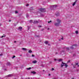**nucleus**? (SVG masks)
<instances>
[{
	"label": "nucleus",
	"mask_w": 79,
	"mask_h": 79,
	"mask_svg": "<svg viewBox=\"0 0 79 79\" xmlns=\"http://www.w3.org/2000/svg\"><path fill=\"white\" fill-rule=\"evenodd\" d=\"M56 21L58 23H55L54 25V26H59L60 24V23L61 22V20H60L59 19H57Z\"/></svg>",
	"instance_id": "f257e3e1"
},
{
	"label": "nucleus",
	"mask_w": 79,
	"mask_h": 79,
	"mask_svg": "<svg viewBox=\"0 0 79 79\" xmlns=\"http://www.w3.org/2000/svg\"><path fill=\"white\" fill-rule=\"evenodd\" d=\"M41 12H45V9L41 8L40 9H38L37 13H39Z\"/></svg>",
	"instance_id": "f03ea898"
},
{
	"label": "nucleus",
	"mask_w": 79,
	"mask_h": 79,
	"mask_svg": "<svg viewBox=\"0 0 79 79\" xmlns=\"http://www.w3.org/2000/svg\"><path fill=\"white\" fill-rule=\"evenodd\" d=\"M65 66V68H67L68 65L65 63H63V62H62V64H61V67H63V66Z\"/></svg>",
	"instance_id": "7ed1b4c3"
},
{
	"label": "nucleus",
	"mask_w": 79,
	"mask_h": 79,
	"mask_svg": "<svg viewBox=\"0 0 79 79\" xmlns=\"http://www.w3.org/2000/svg\"><path fill=\"white\" fill-rule=\"evenodd\" d=\"M57 6V5H54L52 6H50V8L51 9H52V8H53L54 7H56Z\"/></svg>",
	"instance_id": "20e7f679"
},
{
	"label": "nucleus",
	"mask_w": 79,
	"mask_h": 79,
	"mask_svg": "<svg viewBox=\"0 0 79 79\" xmlns=\"http://www.w3.org/2000/svg\"><path fill=\"white\" fill-rule=\"evenodd\" d=\"M77 45H76V44H74V45H73L72 46L70 47V49H73L74 48H75V47H76Z\"/></svg>",
	"instance_id": "39448f33"
},
{
	"label": "nucleus",
	"mask_w": 79,
	"mask_h": 79,
	"mask_svg": "<svg viewBox=\"0 0 79 79\" xmlns=\"http://www.w3.org/2000/svg\"><path fill=\"white\" fill-rule=\"evenodd\" d=\"M37 61L36 60H33L32 61V63L34 64H35V63H37Z\"/></svg>",
	"instance_id": "423d86ee"
},
{
	"label": "nucleus",
	"mask_w": 79,
	"mask_h": 79,
	"mask_svg": "<svg viewBox=\"0 0 79 79\" xmlns=\"http://www.w3.org/2000/svg\"><path fill=\"white\" fill-rule=\"evenodd\" d=\"M6 64L7 66H10L11 65V63L10 62H7Z\"/></svg>",
	"instance_id": "0eeeda50"
},
{
	"label": "nucleus",
	"mask_w": 79,
	"mask_h": 79,
	"mask_svg": "<svg viewBox=\"0 0 79 79\" xmlns=\"http://www.w3.org/2000/svg\"><path fill=\"white\" fill-rule=\"evenodd\" d=\"M19 31H21V30H22V27H19Z\"/></svg>",
	"instance_id": "6e6552de"
},
{
	"label": "nucleus",
	"mask_w": 79,
	"mask_h": 79,
	"mask_svg": "<svg viewBox=\"0 0 79 79\" xmlns=\"http://www.w3.org/2000/svg\"><path fill=\"white\" fill-rule=\"evenodd\" d=\"M12 77V75L10 74L7 76V77Z\"/></svg>",
	"instance_id": "1a4fd4ad"
},
{
	"label": "nucleus",
	"mask_w": 79,
	"mask_h": 79,
	"mask_svg": "<svg viewBox=\"0 0 79 79\" xmlns=\"http://www.w3.org/2000/svg\"><path fill=\"white\" fill-rule=\"evenodd\" d=\"M56 16H59V15H60V13H56Z\"/></svg>",
	"instance_id": "9d476101"
},
{
	"label": "nucleus",
	"mask_w": 79,
	"mask_h": 79,
	"mask_svg": "<svg viewBox=\"0 0 79 79\" xmlns=\"http://www.w3.org/2000/svg\"><path fill=\"white\" fill-rule=\"evenodd\" d=\"M38 23V22L36 21H34V24H36V23Z\"/></svg>",
	"instance_id": "9b49d317"
},
{
	"label": "nucleus",
	"mask_w": 79,
	"mask_h": 79,
	"mask_svg": "<svg viewBox=\"0 0 79 79\" xmlns=\"http://www.w3.org/2000/svg\"><path fill=\"white\" fill-rule=\"evenodd\" d=\"M28 53H32V50H29L28 51Z\"/></svg>",
	"instance_id": "f8f14e48"
},
{
	"label": "nucleus",
	"mask_w": 79,
	"mask_h": 79,
	"mask_svg": "<svg viewBox=\"0 0 79 79\" xmlns=\"http://www.w3.org/2000/svg\"><path fill=\"white\" fill-rule=\"evenodd\" d=\"M22 50H23L26 51V48H22Z\"/></svg>",
	"instance_id": "ddd939ff"
},
{
	"label": "nucleus",
	"mask_w": 79,
	"mask_h": 79,
	"mask_svg": "<svg viewBox=\"0 0 79 79\" xmlns=\"http://www.w3.org/2000/svg\"><path fill=\"white\" fill-rule=\"evenodd\" d=\"M31 73H32V74H34L35 73V72H31Z\"/></svg>",
	"instance_id": "4468645a"
},
{
	"label": "nucleus",
	"mask_w": 79,
	"mask_h": 79,
	"mask_svg": "<svg viewBox=\"0 0 79 79\" xmlns=\"http://www.w3.org/2000/svg\"><path fill=\"white\" fill-rule=\"evenodd\" d=\"M75 4H76V2H74L73 4V6H74L75 5Z\"/></svg>",
	"instance_id": "2eb2a0df"
},
{
	"label": "nucleus",
	"mask_w": 79,
	"mask_h": 79,
	"mask_svg": "<svg viewBox=\"0 0 79 79\" xmlns=\"http://www.w3.org/2000/svg\"><path fill=\"white\" fill-rule=\"evenodd\" d=\"M51 23H52V21H51V20L48 22V23L49 24H50Z\"/></svg>",
	"instance_id": "dca6fc26"
},
{
	"label": "nucleus",
	"mask_w": 79,
	"mask_h": 79,
	"mask_svg": "<svg viewBox=\"0 0 79 79\" xmlns=\"http://www.w3.org/2000/svg\"><path fill=\"white\" fill-rule=\"evenodd\" d=\"M31 69V68L30 67L29 68H28L27 69L28 70H29V69Z\"/></svg>",
	"instance_id": "f3484780"
},
{
	"label": "nucleus",
	"mask_w": 79,
	"mask_h": 79,
	"mask_svg": "<svg viewBox=\"0 0 79 79\" xmlns=\"http://www.w3.org/2000/svg\"><path fill=\"white\" fill-rule=\"evenodd\" d=\"M66 49L67 50H69V47H67L66 48Z\"/></svg>",
	"instance_id": "a211bd4d"
},
{
	"label": "nucleus",
	"mask_w": 79,
	"mask_h": 79,
	"mask_svg": "<svg viewBox=\"0 0 79 79\" xmlns=\"http://www.w3.org/2000/svg\"><path fill=\"white\" fill-rule=\"evenodd\" d=\"M78 63H76L75 64V66H78V67H79V66L78 65Z\"/></svg>",
	"instance_id": "6ab92c4d"
},
{
	"label": "nucleus",
	"mask_w": 79,
	"mask_h": 79,
	"mask_svg": "<svg viewBox=\"0 0 79 79\" xmlns=\"http://www.w3.org/2000/svg\"><path fill=\"white\" fill-rule=\"evenodd\" d=\"M48 41H45L44 43L46 44H48Z\"/></svg>",
	"instance_id": "aec40b11"
},
{
	"label": "nucleus",
	"mask_w": 79,
	"mask_h": 79,
	"mask_svg": "<svg viewBox=\"0 0 79 79\" xmlns=\"http://www.w3.org/2000/svg\"><path fill=\"white\" fill-rule=\"evenodd\" d=\"M62 61V59H60L58 60L59 61Z\"/></svg>",
	"instance_id": "412c9836"
},
{
	"label": "nucleus",
	"mask_w": 79,
	"mask_h": 79,
	"mask_svg": "<svg viewBox=\"0 0 79 79\" xmlns=\"http://www.w3.org/2000/svg\"><path fill=\"white\" fill-rule=\"evenodd\" d=\"M30 23H32L33 22V21L32 20H30L29 21Z\"/></svg>",
	"instance_id": "4be33fe9"
},
{
	"label": "nucleus",
	"mask_w": 79,
	"mask_h": 79,
	"mask_svg": "<svg viewBox=\"0 0 79 79\" xmlns=\"http://www.w3.org/2000/svg\"><path fill=\"white\" fill-rule=\"evenodd\" d=\"M75 33H76V34H78V31H75Z\"/></svg>",
	"instance_id": "5701e85b"
},
{
	"label": "nucleus",
	"mask_w": 79,
	"mask_h": 79,
	"mask_svg": "<svg viewBox=\"0 0 79 79\" xmlns=\"http://www.w3.org/2000/svg\"><path fill=\"white\" fill-rule=\"evenodd\" d=\"M15 57L16 56H14L12 57V58H15Z\"/></svg>",
	"instance_id": "b1692460"
},
{
	"label": "nucleus",
	"mask_w": 79,
	"mask_h": 79,
	"mask_svg": "<svg viewBox=\"0 0 79 79\" xmlns=\"http://www.w3.org/2000/svg\"><path fill=\"white\" fill-rule=\"evenodd\" d=\"M3 37H5V36H1V38H3Z\"/></svg>",
	"instance_id": "393cba45"
},
{
	"label": "nucleus",
	"mask_w": 79,
	"mask_h": 79,
	"mask_svg": "<svg viewBox=\"0 0 79 79\" xmlns=\"http://www.w3.org/2000/svg\"><path fill=\"white\" fill-rule=\"evenodd\" d=\"M32 57H34V56H35L34 55H32Z\"/></svg>",
	"instance_id": "a878e982"
},
{
	"label": "nucleus",
	"mask_w": 79,
	"mask_h": 79,
	"mask_svg": "<svg viewBox=\"0 0 79 79\" xmlns=\"http://www.w3.org/2000/svg\"><path fill=\"white\" fill-rule=\"evenodd\" d=\"M53 70H54V69L52 68V71H53Z\"/></svg>",
	"instance_id": "bb28decb"
},
{
	"label": "nucleus",
	"mask_w": 79,
	"mask_h": 79,
	"mask_svg": "<svg viewBox=\"0 0 79 79\" xmlns=\"http://www.w3.org/2000/svg\"><path fill=\"white\" fill-rule=\"evenodd\" d=\"M26 6H29V4H27L26 5Z\"/></svg>",
	"instance_id": "cd10ccee"
},
{
	"label": "nucleus",
	"mask_w": 79,
	"mask_h": 79,
	"mask_svg": "<svg viewBox=\"0 0 79 79\" xmlns=\"http://www.w3.org/2000/svg\"><path fill=\"white\" fill-rule=\"evenodd\" d=\"M28 17H29V15H27V18H28Z\"/></svg>",
	"instance_id": "c85d7f7f"
},
{
	"label": "nucleus",
	"mask_w": 79,
	"mask_h": 79,
	"mask_svg": "<svg viewBox=\"0 0 79 79\" xmlns=\"http://www.w3.org/2000/svg\"><path fill=\"white\" fill-rule=\"evenodd\" d=\"M15 13H18V11H15Z\"/></svg>",
	"instance_id": "c756f323"
},
{
	"label": "nucleus",
	"mask_w": 79,
	"mask_h": 79,
	"mask_svg": "<svg viewBox=\"0 0 79 79\" xmlns=\"http://www.w3.org/2000/svg\"><path fill=\"white\" fill-rule=\"evenodd\" d=\"M54 61H56V60H57V59H54Z\"/></svg>",
	"instance_id": "7c9ffc66"
},
{
	"label": "nucleus",
	"mask_w": 79,
	"mask_h": 79,
	"mask_svg": "<svg viewBox=\"0 0 79 79\" xmlns=\"http://www.w3.org/2000/svg\"><path fill=\"white\" fill-rule=\"evenodd\" d=\"M29 26H28V30H29Z\"/></svg>",
	"instance_id": "2f4dec72"
},
{
	"label": "nucleus",
	"mask_w": 79,
	"mask_h": 79,
	"mask_svg": "<svg viewBox=\"0 0 79 79\" xmlns=\"http://www.w3.org/2000/svg\"><path fill=\"white\" fill-rule=\"evenodd\" d=\"M41 16H42V17H43V16H44V15H41Z\"/></svg>",
	"instance_id": "473e14b6"
},
{
	"label": "nucleus",
	"mask_w": 79,
	"mask_h": 79,
	"mask_svg": "<svg viewBox=\"0 0 79 79\" xmlns=\"http://www.w3.org/2000/svg\"><path fill=\"white\" fill-rule=\"evenodd\" d=\"M67 62L68 63H69V62H70V61L69 60Z\"/></svg>",
	"instance_id": "72a5a7b5"
},
{
	"label": "nucleus",
	"mask_w": 79,
	"mask_h": 79,
	"mask_svg": "<svg viewBox=\"0 0 79 79\" xmlns=\"http://www.w3.org/2000/svg\"><path fill=\"white\" fill-rule=\"evenodd\" d=\"M63 52H64V51H62V52H61V53H63Z\"/></svg>",
	"instance_id": "f704fd0d"
},
{
	"label": "nucleus",
	"mask_w": 79,
	"mask_h": 79,
	"mask_svg": "<svg viewBox=\"0 0 79 79\" xmlns=\"http://www.w3.org/2000/svg\"><path fill=\"white\" fill-rule=\"evenodd\" d=\"M4 71H6V69H4Z\"/></svg>",
	"instance_id": "c9c22d12"
},
{
	"label": "nucleus",
	"mask_w": 79,
	"mask_h": 79,
	"mask_svg": "<svg viewBox=\"0 0 79 79\" xmlns=\"http://www.w3.org/2000/svg\"><path fill=\"white\" fill-rule=\"evenodd\" d=\"M61 39L62 40H63V38H61Z\"/></svg>",
	"instance_id": "e433bc0d"
},
{
	"label": "nucleus",
	"mask_w": 79,
	"mask_h": 79,
	"mask_svg": "<svg viewBox=\"0 0 79 79\" xmlns=\"http://www.w3.org/2000/svg\"><path fill=\"white\" fill-rule=\"evenodd\" d=\"M2 54H0V56H2Z\"/></svg>",
	"instance_id": "4c0bfd02"
},
{
	"label": "nucleus",
	"mask_w": 79,
	"mask_h": 79,
	"mask_svg": "<svg viewBox=\"0 0 79 79\" xmlns=\"http://www.w3.org/2000/svg\"><path fill=\"white\" fill-rule=\"evenodd\" d=\"M41 31H44V29H42L41 30Z\"/></svg>",
	"instance_id": "58836bf2"
},
{
	"label": "nucleus",
	"mask_w": 79,
	"mask_h": 79,
	"mask_svg": "<svg viewBox=\"0 0 79 79\" xmlns=\"http://www.w3.org/2000/svg\"><path fill=\"white\" fill-rule=\"evenodd\" d=\"M56 79V78H54V79Z\"/></svg>",
	"instance_id": "ea45409f"
},
{
	"label": "nucleus",
	"mask_w": 79,
	"mask_h": 79,
	"mask_svg": "<svg viewBox=\"0 0 79 79\" xmlns=\"http://www.w3.org/2000/svg\"><path fill=\"white\" fill-rule=\"evenodd\" d=\"M43 71H45V70H43Z\"/></svg>",
	"instance_id": "a19ab883"
},
{
	"label": "nucleus",
	"mask_w": 79,
	"mask_h": 79,
	"mask_svg": "<svg viewBox=\"0 0 79 79\" xmlns=\"http://www.w3.org/2000/svg\"><path fill=\"white\" fill-rule=\"evenodd\" d=\"M49 76H50V74H48Z\"/></svg>",
	"instance_id": "79ce46f5"
},
{
	"label": "nucleus",
	"mask_w": 79,
	"mask_h": 79,
	"mask_svg": "<svg viewBox=\"0 0 79 79\" xmlns=\"http://www.w3.org/2000/svg\"><path fill=\"white\" fill-rule=\"evenodd\" d=\"M16 42V41H14V43H15Z\"/></svg>",
	"instance_id": "37998d69"
},
{
	"label": "nucleus",
	"mask_w": 79,
	"mask_h": 79,
	"mask_svg": "<svg viewBox=\"0 0 79 79\" xmlns=\"http://www.w3.org/2000/svg\"><path fill=\"white\" fill-rule=\"evenodd\" d=\"M9 22H10V21H11V20H9Z\"/></svg>",
	"instance_id": "c03bdc74"
},
{
	"label": "nucleus",
	"mask_w": 79,
	"mask_h": 79,
	"mask_svg": "<svg viewBox=\"0 0 79 79\" xmlns=\"http://www.w3.org/2000/svg\"><path fill=\"white\" fill-rule=\"evenodd\" d=\"M39 27H41V26H39Z\"/></svg>",
	"instance_id": "a18cd8bd"
},
{
	"label": "nucleus",
	"mask_w": 79,
	"mask_h": 79,
	"mask_svg": "<svg viewBox=\"0 0 79 79\" xmlns=\"http://www.w3.org/2000/svg\"><path fill=\"white\" fill-rule=\"evenodd\" d=\"M39 37V36H37V37Z\"/></svg>",
	"instance_id": "49530a36"
},
{
	"label": "nucleus",
	"mask_w": 79,
	"mask_h": 79,
	"mask_svg": "<svg viewBox=\"0 0 79 79\" xmlns=\"http://www.w3.org/2000/svg\"><path fill=\"white\" fill-rule=\"evenodd\" d=\"M48 45L49 46L50 45V44H48Z\"/></svg>",
	"instance_id": "de8ad7c7"
},
{
	"label": "nucleus",
	"mask_w": 79,
	"mask_h": 79,
	"mask_svg": "<svg viewBox=\"0 0 79 79\" xmlns=\"http://www.w3.org/2000/svg\"><path fill=\"white\" fill-rule=\"evenodd\" d=\"M74 66H75V65H74L73 67H74V68H75V67H74Z\"/></svg>",
	"instance_id": "09e8293b"
},
{
	"label": "nucleus",
	"mask_w": 79,
	"mask_h": 79,
	"mask_svg": "<svg viewBox=\"0 0 79 79\" xmlns=\"http://www.w3.org/2000/svg\"><path fill=\"white\" fill-rule=\"evenodd\" d=\"M58 53L57 52L56 53V54H57Z\"/></svg>",
	"instance_id": "8fccbe9b"
},
{
	"label": "nucleus",
	"mask_w": 79,
	"mask_h": 79,
	"mask_svg": "<svg viewBox=\"0 0 79 79\" xmlns=\"http://www.w3.org/2000/svg\"><path fill=\"white\" fill-rule=\"evenodd\" d=\"M72 79H74V78H72Z\"/></svg>",
	"instance_id": "3c124183"
},
{
	"label": "nucleus",
	"mask_w": 79,
	"mask_h": 79,
	"mask_svg": "<svg viewBox=\"0 0 79 79\" xmlns=\"http://www.w3.org/2000/svg\"><path fill=\"white\" fill-rule=\"evenodd\" d=\"M0 26H1V24H0Z\"/></svg>",
	"instance_id": "603ef678"
},
{
	"label": "nucleus",
	"mask_w": 79,
	"mask_h": 79,
	"mask_svg": "<svg viewBox=\"0 0 79 79\" xmlns=\"http://www.w3.org/2000/svg\"><path fill=\"white\" fill-rule=\"evenodd\" d=\"M49 29V28H48V30Z\"/></svg>",
	"instance_id": "864d4df0"
}]
</instances>
